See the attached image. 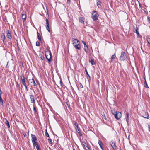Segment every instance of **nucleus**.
I'll return each instance as SVG.
<instances>
[{
	"label": "nucleus",
	"mask_w": 150,
	"mask_h": 150,
	"mask_svg": "<svg viewBox=\"0 0 150 150\" xmlns=\"http://www.w3.org/2000/svg\"><path fill=\"white\" fill-rule=\"evenodd\" d=\"M45 135L47 137H49V135L47 132V129H46L45 130Z\"/></svg>",
	"instance_id": "32"
},
{
	"label": "nucleus",
	"mask_w": 150,
	"mask_h": 150,
	"mask_svg": "<svg viewBox=\"0 0 150 150\" xmlns=\"http://www.w3.org/2000/svg\"><path fill=\"white\" fill-rule=\"evenodd\" d=\"M73 150H75V149H74Z\"/></svg>",
	"instance_id": "55"
},
{
	"label": "nucleus",
	"mask_w": 150,
	"mask_h": 150,
	"mask_svg": "<svg viewBox=\"0 0 150 150\" xmlns=\"http://www.w3.org/2000/svg\"><path fill=\"white\" fill-rule=\"evenodd\" d=\"M127 57L125 53L124 52H122L121 54L120 57V60L121 61H124L127 59Z\"/></svg>",
	"instance_id": "3"
},
{
	"label": "nucleus",
	"mask_w": 150,
	"mask_h": 150,
	"mask_svg": "<svg viewBox=\"0 0 150 150\" xmlns=\"http://www.w3.org/2000/svg\"><path fill=\"white\" fill-rule=\"evenodd\" d=\"M30 82L33 84V86H36V84L35 82V81L33 79H30L29 80Z\"/></svg>",
	"instance_id": "12"
},
{
	"label": "nucleus",
	"mask_w": 150,
	"mask_h": 150,
	"mask_svg": "<svg viewBox=\"0 0 150 150\" xmlns=\"http://www.w3.org/2000/svg\"><path fill=\"white\" fill-rule=\"evenodd\" d=\"M94 60L92 58H91L89 60V62L91 63L92 65H93L94 64Z\"/></svg>",
	"instance_id": "19"
},
{
	"label": "nucleus",
	"mask_w": 150,
	"mask_h": 150,
	"mask_svg": "<svg viewBox=\"0 0 150 150\" xmlns=\"http://www.w3.org/2000/svg\"><path fill=\"white\" fill-rule=\"evenodd\" d=\"M138 28L137 27H136V28L135 31H134V32L136 33V34H137V35H139V34L138 31Z\"/></svg>",
	"instance_id": "22"
},
{
	"label": "nucleus",
	"mask_w": 150,
	"mask_h": 150,
	"mask_svg": "<svg viewBox=\"0 0 150 150\" xmlns=\"http://www.w3.org/2000/svg\"><path fill=\"white\" fill-rule=\"evenodd\" d=\"M45 54L46 58L48 62H51L52 60L51 53L48 48L45 51Z\"/></svg>",
	"instance_id": "1"
},
{
	"label": "nucleus",
	"mask_w": 150,
	"mask_h": 150,
	"mask_svg": "<svg viewBox=\"0 0 150 150\" xmlns=\"http://www.w3.org/2000/svg\"><path fill=\"white\" fill-rule=\"evenodd\" d=\"M74 47L78 50H79L81 49V45L79 43H78L76 45H74Z\"/></svg>",
	"instance_id": "14"
},
{
	"label": "nucleus",
	"mask_w": 150,
	"mask_h": 150,
	"mask_svg": "<svg viewBox=\"0 0 150 150\" xmlns=\"http://www.w3.org/2000/svg\"><path fill=\"white\" fill-rule=\"evenodd\" d=\"M48 141L49 142V143L50 144H52V140H51V139H48Z\"/></svg>",
	"instance_id": "36"
},
{
	"label": "nucleus",
	"mask_w": 150,
	"mask_h": 150,
	"mask_svg": "<svg viewBox=\"0 0 150 150\" xmlns=\"http://www.w3.org/2000/svg\"><path fill=\"white\" fill-rule=\"evenodd\" d=\"M22 83H23V85L25 86L26 90L28 91V88L27 86L26 85V84L25 82V80L24 81H21Z\"/></svg>",
	"instance_id": "17"
},
{
	"label": "nucleus",
	"mask_w": 150,
	"mask_h": 150,
	"mask_svg": "<svg viewBox=\"0 0 150 150\" xmlns=\"http://www.w3.org/2000/svg\"><path fill=\"white\" fill-rule=\"evenodd\" d=\"M46 26L47 30L50 33V30L49 27V23L48 20L47 19H46Z\"/></svg>",
	"instance_id": "6"
},
{
	"label": "nucleus",
	"mask_w": 150,
	"mask_h": 150,
	"mask_svg": "<svg viewBox=\"0 0 150 150\" xmlns=\"http://www.w3.org/2000/svg\"><path fill=\"white\" fill-rule=\"evenodd\" d=\"M32 143L34 146H36L38 145V143L37 141L35 142H33Z\"/></svg>",
	"instance_id": "27"
},
{
	"label": "nucleus",
	"mask_w": 150,
	"mask_h": 150,
	"mask_svg": "<svg viewBox=\"0 0 150 150\" xmlns=\"http://www.w3.org/2000/svg\"><path fill=\"white\" fill-rule=\"evenodd\" d=\"M16 86L17 87L20 88V85L18 84V82H17L16 84Z\"/></svg>",
	"instance_id": "42"
},
{
	"label": "nucleus",
	"mask_w": 150,
	"mask_h": 150,
	"mask_svg": "<svg viewBox=\"0 0 150 150\" xmlns=\"http://www.w3.org/2000/svg\"><path fill=\"white\" fill-rule=\"evenodd\" d=\"M79 22H80L81 23H84V21L83 20V18L82 17H81L80 18H79Z\"/></svg>",
	"instance_id": "31"
},
{
	"label": "nucleus",
	"mask_w": 150,
	"mask_h": 150,
	"mask_svg": "<svg viewBox=\"0 0 150 150\" xmlns=\"http://www.w3.org/2000/svg\"><path fill=\"white\" fill-rule=\"evenodd\" d=\"M75 128L76 129L77 131L78 132L80 131V129L79 127H78V128L77 129V127H75Z\"/></svg>",
	"instance_id": "41"
},
{
	"label": "nucleus",
	"mask_w": 150,
	"mask_h": 150,
	"mask_svg": "<svg viewBox=\"0 0 150 150\" xmlns=\"http://www.w3.org/2000/svg\"><path fill=\"white\" fill-rule=\"evenodd\" d=\"M93 12L92 14V18L93 21H95L98 19L99 14L96 11L94 10H93Z\"/></svg>",
	"instance_id": "2"
},
{
	"label": "nucleus",
	"mask_w": 150,
	"mask_h": 150,
	"mask_svg": "<svg viewBox=\"0 0 150 150\" xmlns=\"http://www.w3.org/2000/svg\"><path fill=\"white\" fill-rule=\"evenodd\" d=\"M129 114L128 113H127L126 114V120L127 122H128L129 121Z\"/></svg>",
	"instance_id": "25"
},
{
	"label": "nucleus",
	"mask_w": 150,
	"mask_h": 150,
	"mask_svg": "<svg viewBox=\"0 0 150 150\" xmlns=\"http://www.w3.org/2000/svg\"><path fill=\"white\" fill-rule=\"evenodd\" d=\"M78 133L79 134V135L80 136H82V134H81V133L80 132V131L79 132H78Z\"/></svg>",
	"instance_id": "49"
},
{
	"label": "nucleus",
	"mask_w": 150,
	"mask_h": 150,
	"mask_svg": "<svg viewBox=\"0 0 150 150\" xmlns=\"http://www.w3.org/2000/svg\"><path fill=\"white\" fill-rule=\"evenodd\" d=\"M82 43L84 44V46H85V45H86V43L85 42H84V41H82Z\"/></svg>",
	"instance_id": "44"
},
{
	"label": "nucleus",
	"mask_w": 150,
	"mask_h": 150,
	"mask_svg": "<svg viewBox=\"0 0 150 150\" xmlns=\"http://www.w3.org/2000/svg\"><path fill=\"white\" fill-rule=\"evenodd\" d=\"M114 117L117 120L119 119L121 117V113L120 112H117L114 115Z\"/></svg>",
	"instance_id": "4"
},
{
	"label": "nucleus",
	"mask_w": 150,
	"mask_h": 150,
	"mask_svg": "<svg viewBox=\"0 0 150 150\" xmlns=\"http://www.w3.org/2000/svg\"><path fill=\"white\" fill-rule=\"evenodd\" d=\"M144 84H145V87L146 88H148V86L147 84L146 81V80H145V81L144 82Z\"/></svg>",
	"instance_id": "33"
},
{
	"label": "nucleus",
	"mask_w": 150,
	"mask_h": 150,
	"mask_svg": "<svg viewBox=\"0 0 150 150\" xmlns=\"http://www.w3.org/2000/svg\"><path fill=\"white\" fill-rule=\"evenodd\" d=\"M0 103L2 105H3V100L1 96L0 95Z\"/></svg>",
	"instance_id": "23"
},
{
	"label": "nucleus",
	"mask_w": 150,
	"mask_h": 150,
	"mask_svg": "<svg viewBox=\"0 0 150 150\" xmlns=\"http://www.w3.org/2000/svg\"><path fill=\"white\" fill-rule=\"evenodd\" d=\"M20 78H21V81H25V77L23 75L21 74L20 76Z\"/></svg>",
	"instance_id": "20"
},
{
	"label": "nucleus",
	"mask_w": 150,
	"mask_h": 150,
	"mask_svg": "<svg viewBox=\"0 0 150 150\" xmlns=\"http://www.w3.org/2000/svg\"><path fill=\"white\" fill-rule=\"evenodd\" d=\"M84 46V51L86 52H88V46L87 45H86L85 46Z\"/></svg>",
	"instance_id": "21"
},
{
	"label": "nucleus",
	"mask_w": 150,
	"mask_h": 150,
	"mask_svg": "<svg viewBox=\"0 0 150 150\" xmlns=\"http://www.w3.org/2000/svg\"><path fill=\"white\" fill-rule=\"evenodd\" d=\"M82 144L84 146H85L86 144V142L85 141L83 142Z\"/></svg>",
	"instance_id": "39"
},
{
	"label": "nucleus",
	"mask_w": 150,
	"mask_h": 150,
	"mask_svg": "<svg viewBox=\"0 0 150 150\" xmlns=\"http://www.w3.org/2000/svg\"><path fill=\"white\" fill-rule=\"evenodd\" d=\"M33 110H34V111L36 113L37 112V111H36V109L35 107H33Z\"/></svg>",
	"instance_id": "47"
},
{
	"label": "nucleus",
	"mask_w": 150,
	"mask_h": 150,
	"mask_svg": "<svg viewBox=\"0 0 150 150\" xmlns=\"http://www.w3.org/2000/svg\"><path fill=\"white\" fill-rule=\"evenodd\" d=\"M147 41L148 43L150 44V38H149L147 39Z\"/></svg>",
	"instance_id": "37"
},
{
	"label": "nucleus",
	"mask_w": 150,
	"mask_h": 150,
	"mask_svg": "<svg viewBox=\"0 0 150 150\" xmlns=\"http://www.w3.org/2000/svg\"><path fill=\"white\" fill-rule=\"evenodd\" d=\"M70 1L71 0H67V3L69 4H70Z\"/></svg>",
	"instance_id": "48"
},
{
	"label": "nucleus",
	"mask_w": 150,
	"mask_h": 150,
	"mask_svg": "<svg viewBox=\"0 0 150 150\" xmlns=\"http://www.w3.org/2000/svg\"><path fill=\"white\" fill-rule=\"evenodd\" d=\"M5 38V35L3 33L1 34V40H2L3 41H4V40Z\"/></svg>",
	"instance_id": "24"
},
{
	"label": "nucleus",
	"mask_w": 150,
	"mask_h": 150,
	"mask_svg": "<svg viewBox=\"0 0 150 150\" xmlns=\"http://www.w3.org/2000/svg\"><path fill=\"white\" fill-rule=\"evenodd\" d=\"M74 124V125L77 127V129L78 128V126L77 123L75 121H73Z\"/></svg>",
	"instance_id": "30"
},
{
	"label": "nucleus",
	"mask_w": 150,
	"mask_h": 150,
	"mask_svg": "<svg viewBox=\"0 0 150 150\" xmlns=\"http://www.w3.org/2000/svg\"><path fill=\"white\" fill-rule=\"evenodd\" d=\"M82 43L84 44V46H85V45H86V43L85 42H84V41H82Z\"/></svg>",
	"instance_id": "43"
},
{
	"label": "nucleus",
	"mask_w": 150,
	"mask_h": 150,
	"mask_svg": "<svg viewBox=\"0 0 150 150\" xmlns=\"http://www.w3.org/2000/svg\"><path fill=\"white\" fill-rule=\"evenodd\" d=\"M36 45L37 46H39L40 45V43L38 41H37L36 42Z\"/></svg>",
	"instance_id": "35"
},
{
	"label": "nucleus",
	"mask_w": 150,
	"mask_h": 150,
	"mask_svg": "<svg viewBox=\"0 0 150 150\" xmlns=\"http://www.w3.org/2000/svg\"><path fill=\"white\" fill-rule=\"evenodd\" d=\"M85 71H86V73L87 77H88L90 79V76L89 75V74H88L87 71V70L86 69H85Z\"/></svg>",
	"instance_id": "34"
},
{
	"label": "nucleus",
	"mask_w": 150,
	"mask_h": 150,
	"mask_svg": "<svg viewBox=\"0 0 150 150\" xmlns=\"http://www.w3.org/2000/svg\"><path fill=\"white\" fill-rule=\"evenodd\" d=\"M36 147L37 150H40V148L39 147V145H38V146H36Z\"/></svg>",
	"instance_id": "38"
},
{
	"label": "nucleus",
	"mask_w": 150,
	"mask_h": 150,
	"mask_svg": "<svg viewBox=\"0 0 150 150\" xmlns=\"http://www.w3.org/2000/svg\"><path fill=\"white\" fill-rule=\"evenodd\" d=\"M9 62V61H8V62H7V64H8Z\"/></svg>",
	"instance_id": "54"
},
{
	"label": "nucleus",
	"mask_w": 150,
	"mask_h": 150,
	"mask_svg": "<svg viewBox=\"0 0 150 150\" xmlns=\"http://www.w3.org/2000/svg\"><path fill=\"white\" fill-rule=\"evenodd\" d=\"M0 95H1V93H2V91H1V89H0Z\"/></svg>",
	"instance_id": "52"
},
{
	"label": "nucleus",
	"mask_w": 150,
	"mask_h": 150,
	"mask_svg": "<svg viewBox=\"0 0 150 150\" xmlns=\"http://www.w3.org/2000/svg\"><path fill=\"white\" fill-rule=\"evenodd\" d=\"M97 1V5L98 6L100 5V3L101 2L100 1V0H96Z\"/></svg>",
	"instance_id": "29"
},
{
	"label": "nucleus",
	"mask_w": 150,
	"mask_h": 150,
	"mask_svg": "<svg viewBox=\"0 0 150 150\" xmlns=\"http://www.w3.org/2000/svg\"><path fill=\"white\" fill-rule=\"evenodd\" d=\"M60 85L61 86H62V80L61 79L60 81Z\"/></svg>",
	"instance_id": "40"
},
{
	"label": "nucleus",
	"mask_w": 150,
	"mask_h": 150,
	"mask_svg": "<svg viewBox=\"0 0 150 150\" xmlns=\"http://www.w3.org/2000/svg\"><path fill=\"white\" fill-rule=\"evenodd\" d=\"M30 98L31 100V103H35V99L34 96L33 95H30Z\"/></svg>",
	"instance_id": "9"
},
{
	"label": "nucleus",
	"mask_w": 150,
	"mask_h": 150,
	"mask_svg": "<svg viewBox=\"0 0 150 150\" xmlns=\"http://www.w3.org/2000/svg\"><path fill=\"white\" fill-rule=\"evenodd\" d=\"M21 18L23 21V22L26 20V15L25 12H23L21 14Z\"/></svg>",
	"instance_id": "5"
},
{
	"label": "nucleus",
	"mask_w": 150,
	"mask_h": 150,
	"mask_svg": "<svg viewBox=\"0 0 150 150\" xmlns=\"http://www.w3.org/2000/svg\"><path fill=\"white\" fill-rule=\"evenodd\" d=\"M115 53L114 55H112L111 57V61H110V62H112L114 61V59H115L116 57L115 56Z\"/></svg>",
	"instance_id": "13"
},
{
	"label": "nucleus",
	"mask_w": 150,
	"mask_h": 150,
	"mask_svg": "<svg viewBox=\"0 0 150 150\" xmlns=\"http://www.w3.org/2000/svg\"><path fill=\"white\" fill-rule=\"evenodd\" d=\"M72 42L74 46L77 44V43H79V41L77 39L74 38H72Z\"/></svg>",
	"instance_id": "7"
},
{
	"label": "nucleus",
	"mask_w": 150,
	"mask_h": 150,
	"mask_svg": "<svg viewBox=\"0 0 150 150\" xmlns=\"http://www.w3.org/2000/svg\"><path fill=\"white\" fill-rule=\"evenodd\" d=\"M31 137L32 142L37 141V138L35 135L31 134Z\"/></svg>",
	"instance_id": "8"
},
{
	"label": "nucleus",
	"mask_w": 150,
	"mask_h": 150,
	"mask_svg": "<svg viewBox=\"0 0 150 150\" xmlns=\"http://www.w3.org/2000/svg\"><path fill=\"white\" fill-rule=\"evenodd\" d=\"M80 87L81 88H83V85H82V84L81 83H80Z\"/></svg>",
	"instance_id": "50"
},
{
	"label": "nucleus",
	"mask_w": 150,
	"mask_h": 150,
	"mask_svg": "<svg viewBox=\"0 0 150 150\" xmlns=\"http://www.w3.org/2000/svg\"><path fill=\"white\" fill-rule=\"evenodd\" d=\"M98 144L99 145L100 147L102 149V150H103V148L102 146L103 144L102 142L100 140H99L98 142Z\"/></svg>",
	"instance_id": "15"
},
{
	"label": "nucleus",
	"mask_w": 150,
	"mask_h": 150,
	"mask_svg": "<svg viewBox=\"0 0 150 150\" xmlns=\"http://www.w3.org/2000/svg\"><path fill=\"white\" fill-rule=\"evenodd\" d=\"M110 144L111 146L115 150L117 149V147L114 143L111 142L110 143Z\"/></svg>",
	"instance_id": "11"
},
{
	"label": "nucleus",
	"mask_w": 150,
	"mask_h": 150,
	"mask_svg": "<svg viewBox=\"0 0 150 150\" xmlns=\"http://www.w3.org/2000/svg\"><path fill=\"white\" fill-rule=\"evenodd\" d=\"M143 117L145 118L148 119L149 118V116L148 113L145 112L143 115Z\"/></svg>",
	"instance_id": "16"
},
{
	"label": "nucleus",
	"mask_w": 150,
	"mask_h": 150,
	"mask_svg": "<svg viewBox=\"0 0 150 150\" xmlns=\"http://www.w3.org/2000/svg\"><path fill=\"white\" fill-rule=\"evenodd\" d=\"M9 66V65H8V64H7V65H6V67H8Z\"/></svg>",
	"instance_id": "53"
},
{
	"label": "nucleus",
	"mask_w": 150,
	"mask_h": 150,
	"mask_svg": "<svg viewBox=\"0 0 150 150\" xmlns=\"http://www.w3.org/2000/svg\"><path fill=\"white\" fill-rule=\"evenodd\" d=\"M148 130L150 132V125H148Z\"/></svg>",
	"instance_id": "51"
},
{
	"label": "nucleus",
	"mask_w": 150,
	"mask_h": 150,
	"mask_svg": "<svg viewBox=\"0 0 150 150\" xmlns=\"http://www.w3.org/2000/svg\"><path fill=\"white\" fill-rule=\"evenodd\" d=\"M111 111L112 114H113L114 116L116 114V113L117 112L116 111L114 110H112Z\"/></svg>",
	"instance_id": "26"
},
{
	"label": "nucleus",
	"mask_w": 150,
	"mask_h": 150,
	"mask_svg": "<svg viewBox=\"0 0 150 150\" xmlns=\"http://www.w3.org/2000/svg\"><path fill=\"white\" fill-rule=\"evenodd\" d=\"M6 37L10 39H11L12 38L11 35L8 30H7V31Z\"/></svg>",
	"instance_id": "10"
},
{
	"label": "nucleus",
	"mask_w": 150,
	"mask_h": 150,
	"mask_svg": "<svg viewBox=\"0 0 150 150\" xmlns=\"http://www.w3.org/2000/svg\"><path fill=\"white\" fill-rule=\"evenodd\" d=\"M82 43L84 44V46H85V45H86V43L85 42H84V41H82Z\"/></svg>",
	"instance_id": "45"
},
{
	"label": "nucleus",
	"mask_w": 150,
	"mask_h": 150,
	"mask_svg": "<svg viewBox=\"0 0 150 150\" xmlns=\"http://www.w3.org/2000/svg\"><path fill=\"white\" fill-rule=\"evenodd\" d=\"M5 120H6L5 124L7 125L8 128H9L10 126L9 122L7 120L6 118H5Z\"/></svg>",
	"instance_id": "18"
},
{
	"label": "nucleus",
	"mask_w": 150,
	"mask_h": 150,
	"mask_svg": "<svg viewBox=\"0 0 150 150\" xmlns=\"http://www.w3.org/2000/svg\"><path fill=\"white\" fill-rule=\"evenodd\" d=\"M147 21L148 22L150 23V18L149 17H147Z\"/></svg>",
	"instance_id": "46"
},
{
	"label": "nucleus",
	"mask_w": 150,
	"mask_h": 150,
	"mask_svg": "<svg viewBox=\"0 0 150 150\" xmlns=\"http://www.w3.org/2000/svg\"><path fill=\"white\" fill-rule=\"evenodd\" d=\"M37 34H38V39L40 40L41 41V38L40 37V33H38V32H37Z\"/></svg>",
	"instance_id": "28"
}]
</instances>
